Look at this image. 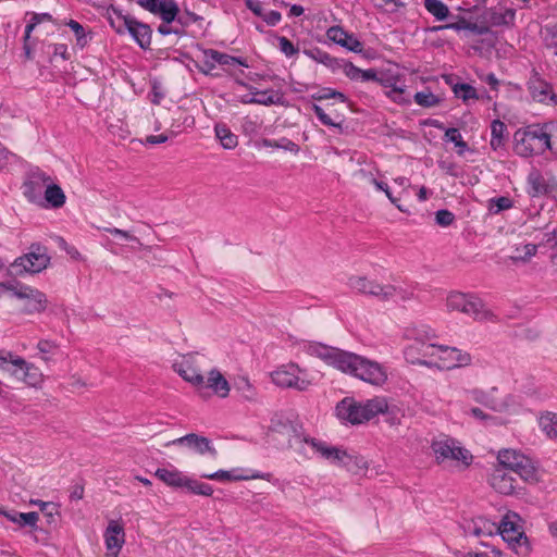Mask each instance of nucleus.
I'll return each mask as SVG.
<instances>
[{
	"label": "nucleus",
	"mask_w": 557,
	"mask_h": 557,
	"mask_svg": "<svg viewBox=\"0 0 557 557\" xmlns=\"http://www.w3.org/2000/svg\"><path fill=\"white\" fill-rule=\"evenodd\" d=\"M308 351L326 364L369 384L382 386L387 381V372L383 366L354 352L322 344L310 345Z\"/></svg>",
	"instance_id": "obj_1"
},
{
	"label": "nucleus",
	"mask_w": 557,
	"mask_h": 557,
	"mask_svg": "<svg viewBox=\"0 0 557 557\" xmlns=\"http://www.w3.org/2000/svg\"><path fill=\"white\" fill-rule=\"evenodd\" d=\"M386 410L387 400L384 397H374L363 403L345 398L336 407L338 418L351 424L368 422Z\"/></svg>",
	"instance_id": "obj_2"
},
{
	"label": "nucleus",
	"mask_w": 557,
	"mask_h": 557,
	"mask_svg": "<svg viewBox=\"0 0 557 557\" xmlns=\"http://www.w3.org/2000/svg\"><path fill=\"white\" fill-rule=\"evenodd\" d=\"M428 348H431V351H426L424 357H429L431 360L419 361V363L429 368L454 370L469 367L472 363L471 354L457 347L430 344Z\"/></svg>",
	"instance_id": "obj_3"
},
{
	"label": "nucleus",
	"mask_w": 557,
	"mask_h": 557,
	"mask_svg": "<svg viewBox=\"0 0 557 557\" xmlns=\"http://www.w3.org/2000/svg\"><path fill=\"white\" fill-rule=\"evenodd\" d=\"M445 305L449 312L463 313L474 321L494 322L496 320V315L473 294L450 292L446 297Z\"/></svg>",
	"instance_id": "obj_4"
},
{
	"label": "nucleus",
	"mask_w": 557,
	"mask_h": 557,
	"mask_svg": "<svg viewBox=\"0 0 557 557\" xmlns=\"http://www.w3.org/2000/svg\"><path fill=\"white\" fill-rule=\"evenodd\" d=\"M289 445L299 454H302L307 457H309L307 449L308 447L313 454L319 455L332 465L336 466L344 465L346 459L350 458L345 449L331 446L325 442L318 441L308 436L296 435L294 438L289 440Z\"/></svg>",
	"instance_id": "obj_5"
},
{
	"label": "nucleus",
	"mask_w": 557,
	"mask_h": 557,
	"mask_svg": "<svg viewBox=\"0 0 557 557\" xmlns=\"http://www.w3.org/2000/svg\"><path fill=\"white\" fill-rule=\"evenodd\" d=\"M0 371L9 372L30 386L42 382V373L35 364L11 351L0 352Z\"/></svg>",
	"instance_id": "obj_6"
},
{
	"label": "nucleus",
	"mask_w": 557,
	"mask_h": 557,
	"mask_svg": "<svg viewBox=\"0 0 557 557\" xmlns=\"http://www.w3.org/2000/svg\"><path fill=\"white\" fill-rule=\"evenodd\" d=\"M498 468L517 473L527 483L539 481L537 471L530 458L515 449H503L497 455Z\"/></svg>",
	"instance_id": "obj_7"
},
{
	"label": "nucleus",
	"mask_w": 557,
	"mask_h": 557,
	"mask_svg": "<svg viewBox=\"0 0 557 557\" xmlns=\"http://www.w3.org/2000/svg\"><path fill=\"white\" fill-rule=\"evenodd\" d=\"M431 448L438 463L450 460L462 466V468H468L473 460L470 450L462 447L460 443L454 438L446 437L433 441Z\"/></svg>",
	"instance_id": "obj_8"
},
{
	"label": "nucleus",
	"mask_w": 557,
	"mask_h": 557,
	"mask_svg": "<svg viewBox=\"0 0 557 557\" xmlns=\"http://www.w3.org/2000/svg\"><path fill=\"white\" fill-rule=\"evenodd\" d=\"M50 263L47 249L39 245H32L29 251L18 257L10 264L13 275L35 274L45 270Z\"/></svg>",
	"instance_id": "obj_9"
},
{
	"label": "nucleus",
	"mask_w": 557,
	"mask_h": 557,
	"mask_svg": "<svg viewBox=\"0 0 557 557\" xmlns=\"http://www.w3.org/2000/svg\"><path fill=\"white\" fill-rule=\"evenodd\" d=\"M271 379L276 386L283 388L307 391L311 385L306 371L293 362L278 367L271 373Z\"/></svg>",
	"instance_id": "obj_10"
},
{
	"label": "nucleus",
	"mask_w": 557,
	"mask_h": 557,
	"mask_svg": "<svg viewBox=\"0 0 557 557\" xmlns=\"http://www.w3.org/2000/svg\"><path fill=\"white\" fill-rule=\"evenodd\" d=\"M12 297L21 301V312L24 314L41 313L47 308V297L39 289L14 282Z\"/></svg>",
	"instance_id": "obj_11"
},
{
	"label": "nucleus",
	"mask_w": 557,
	"mask_h": 557,
	"mask_svg": "<svg viewBox=\"0 0 557 557\" xmlns=\"http://www.w3.org/2000/svg\"><path fill=\"white\" fill-rule=\"evenodd\" d=\"M216 65L227 66L230 69L247 66L242 59L228 55L214 49H202L197 57V67L206 75H216L213 71Z\"/></svg>",
	"instance_id": "obj_12"
},
{
	"label": "nucleus",
	"mask_w": 557,
	"mask_h": 557,
	"mask_svg": "<svg viewBox=\"0 0 557 557\" xmlns=\"http://www.w3.org/2000/svg\"><path fill=\"white\" fill-rule=\"evenodd\" d=\"M374 81L383 87L385 96L392 101L398 104H408L411 102L405 78L401 75L386 72L381 75L376 74V79Z\"/></svg>",
	"instance_id": "obj_13"
},
{
	"label": "nucleus",
	"mask_w": 557,
	"mask_h": 557,
	"mask_svg": "<svg viewBox=\"0 0 557 557\" xmlns=\"http://www.w3.org/2000/svg\"><path fill=\"white\" fill-rule=\"evenodd\" d=\"M521 517L515 511H507L500 523L497 524L498 532L503 540L510 546L516 547L521 542H527V536L523 531V523Z\"/></svg>",
	"instance_id": "obj_14"
},
{
	"label": "nucleus",
	"mask_w": 557,
	"mask_h": 557,
	"mask_svg": "<svg viewBox=\"0 0 557 557\" xmlns=\"http://www.w3.org/2000/svg\"><path fill=\"white\" fill-rule=\"evenodd\" d=\"M51 180L39 169L30 170L23 184L24 196L33 203L42 205V195Z\"/></svg>",
	"instance_id": "obj_15"
},
{
	"label": "nucleus",
	"mask_w": 557,
	"mask_h": 557,
	"mask_svg": "<svg viewBox=\"0 0 557 557\" xmlns=\"http://www.w3.org/2000/svg\"><path fill=\"white\" fill-rule=\"evenodd\" d=\"M174 371L186 382L197 388H203L205 376L198 366L197 357L194 355L185 356L173 364Z\"/></svg>",
	"instance_id": "obj_16"
},
{
	"label": "nucleus",
	"mask_w": 557,
	"mask_h": 557,
	"mask_svg": "<svg viewBox=\"0 0 557 557\" xmlns=\"http://www.w3.org/2000/svg\"><path fill=\"white\" fill-rule=\"evenodd\" d=\"M557 188V180L532 169L527 177V193L531 197L545 196Z\"/></svg>",
	"instance_id": "obj_17"
},
{
	"label": "nucleus",
	"mask_w": 557,
	"mask_h": 557,
	"mask_svg": "<svg viewBox=\"0 0 557 557\" xmlns=\"http://www.w3.org/2000/svg\"><path fill=\"white\" fill-rule=\"evenodd\" d=\"M348 286L362 295L375 297L382 301L392 290L386 284L369 280L366 276H351L348 280Z\"/></svg>",
	"instance_id": "obj_18"
},
{
	"label": "nucleus",
	"mask_w": 557,
	"mask_h": 557,
	"mask_svg": "<svg viewBox=\"0 0 557 557\" xmlns=\"http://www.w3.org/2000/svg\"><path fill=\"white\" fill-rule=\"evenodd\" d=\"M117 20L123 22V26L139 45L140 48L147 49L151 44V28L144 23L138 22L129 15H124L122 12H115Z\"/></svg>",
	"instance_id": "obj_19"
},
{
	"label": "nucleus",
	"mask_w": 557,
	"mask_h": 557,
	"mask_svg": "<svg viewBox=\"0 0 557 557\" xmlns=\"http://www.w3.org/2000/svg\"><path fill=\"white\" fill-rule=\"evenodd\" d=\"M136 2L168 24L175 21L180 12L178 5L174 0H136Z\"/></svg>",
	"instance_id": "obj_20"
},
{
	"label": "nucleus",
	"mask_w": 557,
	"mask_h": 557,
	"mask_svg": "<svg viewBox=\"0 0 557 557\" xmlns=\"http://www.w3.org/2000/svg\"><path fill=\"white\" fill-rule=\"evenodd\" d=\"M170 445H186L199 455H210L212 458L218 456L216 449L213 447L211 441L205 436L195 433L186 434L182 437L175 438L166 444Z\"/></svg>",
	"instance_id": "obj_21"
},
{
	"label": "nucleus",
	"mask_w": 557,
	"mask_h": 557,
	"mask_svg": "<svg viewBox=\"0 0 557 557\" xmlns=\"http://www.w3.org/2000/svg\"><path fill=\"white\" fill-rule=\"evenodd\" d=\"M104 544L109 555L117 557L125 543L123 524L117 520H110L103 534Z\"/></svg>",
	"instance_id": "obj_22"
},
{
	"label": "nucleus",
	"mask_w": 557,
	"mask_h": 557,
	"mask_svg": "<svg viewBox=\"0 0 557 557\" xmlns=\"http://www.w3.org/2000/svg\"><path fill=\"white\" fill-rule=\"evenodd\" d=\"M491 486L499 494L513 495L517 491V481L509 471L496 467L490 478Z\"/></svg>",
	"instance_id": "obj_23"
},
{
	"label": "nucleus",
	"mask_w": 557,
	"mask_h": 557,
	"mask_svg": "<svg viewBox=\"0 0 557 557\" xmlns=\"http://www.w3.org/2000/svg\"><path fill=\"white\" fill-rule=\"evenodd\" d=\"M209 388L221 398H226L230 394L231 386L224 375L218 369H211L207 377H205L203 388Z\"/></svg>",
	"instance_id": "obj_24"
},
{
	"label": "nucleus",
	"mask_w": 557,
	"mask_h": 557,
	"mask_svg": "<svg viewBox=\"0 0 557 557\" xmlns=\"http://www.w3.org/2000/svg\"><path fill=\"white\" fill-rule=\"evenodd\" d=\"M466 531L473 536L483 537L497 534L498 529L497 523L484 517H476L467 524Z\"/></svg>",
	"instance_id": "obj_25"
},
{
	"label": "nucleus",
	"mask_w": 557,
	"mask_h": 557,
	"mask_svg": "<svg viewBox=\"0 0 557 557\" xmlns=\"http://www.w3.org/2000/svg\"><path fill=\"white\" fill-rule=\"evenodd\" d=\"M65 200L66 196L62 188L51 180L42 195V205L39 206L44 208L59 209L64 206Z\"/></svg>",
	"instance_id": "obj_26"
},
{
	"label": "nucleus",
	"mask_w": 557,
	"mask_h": 557,
	"mask_svg": "<svg viewBox=\"0 0 557 557\" xmlns=\"http://www.w3.org/2000/svg\"><path fill=\"white\" fill-rule=\"evenodd\" d=\"M524 136L530 139H557V122L530 125L525 128Z\"/></svg>",
	"instance_id": "obj_27"
},
{
	"label": "nucleus",
	"mask_w": 557,
	"mask_h": 557,
	"mask_svg": "<svg viewBox=\"0 0 557 557\" xmlns=\"http://www.w3.org/2000/svg\"><path fill=\"white\" fill-rule=\"evenodd\" d=\"M250 95L251 98L245 100V102L271 106L278 104L283 101V94L274 89L260 90L251 87Z\"/></svg>",
	"instance_id": "obj_28"
},
{
	"label": "nucleus",
	"mask_w": 557,
	"mask_h": 557,
	"mask_svg": "<svg viewBox=\"0 0 557 557\" xmlns=\"http://www.w3.org/2000/svg\"><path fill=\"white\" fill-rule=\"evenodd\" d=\"M529 90L532 98L539 102H547L555 98L550 85L537 76L529 81Z\"/></svg>",
	"instance_id": "obj_29"
},
{
	"label": "nucleus",
	"mask_w": 557,
	"mask_h": 557,
	"mask_svg": "<svg viewBox=\"0 0 557 557\" xmlns=\"http://www.w3.org/2000/svg\"><path fill=\"white\" fill-rule=\"evenodd\" d=\"M0 515L4 516L8 520L13 523H16L20 527H29L32 529H37V522L39 520V516L37 512H18V511H8L0 508Z\"/></svg>",
	"instance_id": "obj_30"
},
{
	"label": "nucleus",
	"mask_w": 557,
	"mask_h": 557,
	"mask_svg": "<svg viewBox=\"0 0 557 557\" xmlns=\"http://www.w3.org/2000/svg\"><path fill=\"white\" fill-rule=\"evenodd\" d=\"M405 335L407 338L414 339L417 344L421 345L423 357L426 351H431V348H428V346L432 344L431 341L436 337L435 333L425 326L408 329Z\"/></svg>",
	"instance_id": "obj_31"
},
{
	"label": "nucleus",
	"mask_w": 557,
	"mask_h": 557,
	"mask_svg": "<svg viewBox=\"0 0 557 557\" xmlns=\"http://www.w3.org/2000/svg\"><path fill=\"white\" fill-rule=\"evenodd\" d=\"M154 475L171 487H184L186 484V475L177 469L159 468L156 470Z\"/></svg>",
	"instance_id": "obj_32"
},
{
	"label": "nucleus",
	"mask_w": 557,
	"mask_h": 557,
	"mask_svg": "<svg viewBox=\"0 0 557 557\" xmlns=\"http://www.w3.org/2000/svg\"><path fill=\"white\" fill-rule=\"evenodd\" d=\"M392 289L384 298V301L397 298L400 301H410L417 298L416 287L411 284L393 285L386 284Z\"/></svg>",
	"instance_id": "obj_33"
},
{
	"label": "nucleus",
	"mask_w": 557,
	"mask_h": 557,
	"mask_svg": "<svg viewBox=\"0 0 557 557\" xmlns=\"http://www.w3.org/2000/svg\"><path fill=\"white\" fill-rule=\"evenodd\" d=\"M343 72L348 78L356 82H368L376 79V72L374 70H361L354 65L351 62H346L343 65Z\"/></svg>",
	"instance_id": "obj_34"
},
{
	"label": "nucleus",
	"mask_w": 557,
	"mask_h": 557,
	"mask_svg": "<svg viewBox=\"0 0 557 557\" xmlns=\"http://www.w3.org/2000/svg\"><path fill=\"white\" fill-rule=\"evenodd\" d=\"M201 478L208 479V480H215V481H242V480H250V479H262L263 476L260 474H251V475H244L238 474L237 470H219L213 473H202Z\"/></svg>",
	"instance_id": "obj_35"
},
{
	"label": "nucleus",
	"mask_w": 557,
	"mask_h": 557,
	"mask_svg": "<svg viewBox=\"0 0 557 557\" xmlns=\"http://www.w3.org/2000/svg\"><path fill=\"white\" fill-rule=\"evenodd\" d=\"M425 10L437 21H444L449 15L448 7L441 0H424Z\"/></svg>",
	"instance_id": "obj_36"
},
{
	"label": "nucleus",
	"mask_w": 557,
	"mask_h": 557,
	"mask_svg": "<svg viewBox=\"0 0 557 557\" xmlns=\"http://www.w3.org/2000/svg\"><path fill=\"white\" fill-rule=\"evenodd\" d=\"M66 25L73 30L76 45L81 49L85 48L91 39L90 34L86 32L83 25H81L77 21L70 20Z\"/></svg>",
	"instance_id": "obj_37"
},
{
	"label": "nucleus",
	"mask_w": 557,
	"mask_h": 557,
	"mask_svg": "<svg viewBox=\"0 0 557 557\" xmlns=\"http://www.w3.org/2000/svg\"><path fill=\"white\" fill-rule=\"evenodd\" d=\"M513 151L521 157H531L534 154L541 153V146L537 145V141H513L512 146Z\"/></svg>",
	"instance_id": "obj_38"
},
{
	"label": "nucleus",
	"mask_w": 557,
	"mask_h": 557,
	"mask_svg": "<svg viewBox=\"0 0 557 557\" xmlns=\"http://www.w3.org/2000/svg\"><path fill=\"white\" fill-rule=\"evenodd\" d=\"M357 162L358 164H364L366 166H361L355 171L354 176L366 182L373 181V176L377 173V169L372 164V162H367L364 157H359Z\"/></svg>",
	"instance_id": "obj_39"
},
{
	"label": "nucleus",
	"mask_w": 557,
	"mask_h": 557,
	"mask_svg": "<svg viewBox=\"0 0 557 557\" xmlns=\"http://www.w3.org/2000/svg\"><path fill=\"white\" fill-rule=\"evenodd\" d=\"M257 149L261 150L262 148H275L278 150H283L284 152H289L292 154H296L299 151V146L295 141H286V144L281 145L278 141H255Z\"/></svg>",
	"instance_id": "obj_40"
},
{
	"label": "nucleus",
	"mask_w": 557,
	"mask_h": 557,
	"mask_svg": "<svg viewBox=\"0 0 557 557\" xmlns=\"http://www.w3.org/2000/svg\"><path fill=\"white\" fill-rule=\"evenodd\" d=\"M414 102L423 108H433L436 107L441 99L436 95H434L431 90L425 89L422 91H419L413 97Z\"/></svg>",
	"instance_id": "obj_41"
},
{
	"label": "nucleus",
	"mask_w": 557,
	"mask_h": 557,
	"mask_svg": "<svg viewBox=\"0 0 557 557\" xmlns=\"http://www.w3.org/2000/svg\"><path fill=\"white\" fill-rule=\"evenodd\" d=\"M184 487L196 495L211 496L213 493L211 485L190 479L188 476L186 478V484Z\"/></svg>",
	"instance_id": "obj_42"
},
{
	"label": "nucleus",
	"mask_w": 557,
	"mask_h": 557,
	"mask_svg": "<svg viewBox=\"0 0 557 557\" xmlns=\"http://www.w3.org/2000/svg\"><path fill=\"white\" fill-rule=\"evenodd\" d=\"M236 389L240 393V395L249 401H253L257 398V392L251 382L243 376L239 377L236 383Z\"/></svg>",
	"instance_id": "obj_43"
},
{
	"label": "nucleus",
	"mask_w": 557,
	"mask_h": 557,
	"mask_svg": "<svg viewBox=\"0 0 557 557\" xmlns=\"http://www.w3.org/2000/svg\"><path fill=\"white\" fill-rule=\"evenodd\" d=\"M537 251V247L534 244H525L519 247H516L515 255L511 256L513 261H529L533 256H535Z\"/></svg>",
	"instance_id": "obj_44"
},
{
	"label": "nucleus",
	"mask_w": 557,
	"mask_h": 557,
	"mask_svg": "<svg viewBox=\"0 0 557 557\" xmlns=\"http://www.w3.org/2000/svg\"><path fill=\"white\" fill-rule=\"evenodd\" d=\"M454 94L456 95V97L462 99L463 101L479 98L475 88L468 84L455 85Z\"/></svg>",
	"instance_id": "obj_45"
},
{
	"label": "nucleus",
	"mask_w": 557,
	"mask_h": 557,
	"mask_svg": "<svg viewBox=\"0 0 557 557\" xmlns=\"http://www.w3.org/2000/svg\"><path fill=\"white\" fill-rule=\"evenodd\" d=\"M443 29H454V30H461V29H470L475 30L476 26L467 23L466 21L457 22V23H450L445 25H437V26H431L426 30L429 33H436Z\"/></svg>",
	"instance_id": "obj_46"
},
{
	"label": "nucleus",
	"mask_w": 557,
	"mask_h": 557,
	"mask_svg": "<svg viewBox=\"0 0 557 557\" xmlns=\"http://www.w3.org/2000/svg\"><path fill=\"white\" fill-rule=\"evenodd\" d=\"M277 48L286 58L295 57L299 52V49L284 36L277 38Z\"/></svg>",
	"instance_id": "obj_47"
},
{
	"label": "nucleus",
	"mask_w": 557,
	"mask_h": 557,
	"mask_svg": "<svg viewBox=\"0 0 557 557\" xmlns=\"http://www.w3.org/2000/svg\"><path fill=\"white\" fill-rule=\"evenodd\" d=\"M368 183L374 185L377 190L384 191L386 197L391 200L393 205H395L400 211H405L403 207L399 205V199L395 198L392 195L391 189L386 183L377 181L375 175L373 176V181H369Z\"/></svg>",
	"instance_id": "obj_48"
},
{
	"label": "nucleus",
	"mask_w": 557,
	"mask_h": 557,
	"mask_svg": "<svg viewBox=\"0 0 557 557\" xmlns=\"http://www.w3.org/2000/svg\"><path fill=\"white\" fill-rule=\"evenodd\" d=\"M455 152L467 160H473L471 157L475 153V149L468 145V141H453Z\"/></svg>",
	"instance_id": "obj_49"
},
{
	"label": "nucleus",
	"mask_w": 557,
	"mask_h": 557,
	"mask_svg": "<svg viewBox=\"0 0 557 557\" xmlns=\"http://www.w3.org/2000/svg\"><path fill=\"white\" fill-rule=\"evenodd\" d=\"M326 36L331 41L342 46L343 41L347 38L348 33L339 26H332L327 29Z\"/></svg>",
	"instance_id": "obj_50"
},
{
	"label": "nucleus",
	"mask_w": 557,
	"mask_h": 557,
	"mask_svg": "<svg viewBox=\"0 0 557 557\" xmlns=\"http://www.w3.org/2000/svg\"><path fill=\"white\" fill-rule=\"evenodd\" d=\"M57 344L54 342L48 341V339H41L37 344V349L41 354V359L44 361H48L49 357L48 355L53 354V351L57 349Z\"/></svg>",
	"instance_id": "obj_51"
},
{
	"label": "nucleus",
	"mask_w": 557,
	"mask_h": 557,
	"mask_svg": "<svg viewBox=\"0 0 557 557\" xmlns=\"http://www.w3.org/2000/svg\"><path fill=\"white\" fill-rule=\"evenodd\" d=\"M435 221L440 226L447 227L454 223L455 215L449 210H438L435 213Z\"/></svg>",
	"instance_id": "obj_52"
},
{
	"label": "nucleus",
	"mask_w": 557,
	"mask_h": 557,
	"mask_svg": "<svg viewBox=\"0 0 557 557\" xmlns=\"http://www.w3.org/2000/svg\"><path fill=\"white\" fill-rule=\"evenodd\" d=\"M315 99H318V100L336 99L339 102H345L346 96L339 91L326 88V89L320 90L318 92V95L315 96Z\"/></svg>",
	"instance_id": "obj_53"
},
{
	"label": "nucleus",
	"mask_w": 557,
	"mask_h": 557,
	"mask_svg": "<svg viewBox=\"0 0 557 557\" xmlns=\"http://www.w3.org/2000/svg\"><path fill=\"white\" fill-rule=\"evenodd\" d=\"M428 124H430V125L436 127L438 131L443 132L446 139L454 140V139L461 138V135L457 128H445L435 120L428 122Z\"/></svg>",
	"instance_id": "obj_54"
},
{
	"label": "nucleus",
	"mask_w": 557,
	"mask_h": 557,
	"mask_svg": "<svg viewBox=\"0 0 557 557\" xmlns=\"http://www.w3.org/2000/svg\"><path fill=\"white\" fill-rule=\"evenodd\" d=\"M491 208L496 207L495 213L499 211L510 209L512 207V200L509 197H498L490 199Z\"/></svg>",
	"instance_id": "obj_55"
},
{
	"label": "nucleus",
	"mask_w": 557,
	"mask_h": 557,
	"mask_svg": "<svg viewBox=\"0 0 557 557\" xmlns=\"http://www.w3.org/2000/svg\"><path fill=\"white\" fill-rule=\"evenodd\" d=\"M342 47L352 52H361L363 45L351 34H348L347 38L343 41Z\"/></svg>",
	"instance_id": "obj_56"
},
{
	"label": "nucleus",
	"mask_w": 557,
	"mask_h": 557,
	"mask_svg": "<svg viewBox=\"0 0 557 557\" xmlns=\"http://www.w3.org/2000/svg\"><path fill=\"white\" fill-rule=\"evenodd\" d=\"M505 131H506V125L502 121L495 120L492 122V124H491L492 139H503V137L505 135Z\"/></svg>",
	"instance_id": "obj_57"
},
{
	"label": "nucleus",
	"mask_w": 557,
	"mask_h": 557,
	"mask_svg": "<svg viewBox=\"0 0 557 557\" xmlns=\"http://www.w3.org/2000/svg\"><path fill=\"white\" fill-rule=\"evenodd\" d=\"M261 18L267 23V25L276 26L281 22L282 15L278 11L271 10L264 11Z\"/></svg>",
	"instance_id": "obj_58"
},
{
	"label": "nucleus",
	"mask_w": 557,
	"mask_h": 557,
	"mask_svg": "<svg viewBox=\"0 0 557 557\" xmlns=\"http://www.w3.org/2000/svg\"><path fill=\"white\" fill-rule=\"evenodd\" d=\"M386 414V422L389 425H398L400 424L399 410L396 407H389L387 405V410L383 412Z\"/></svg>",
	"instance_id": "obj_59"
},
{
	"label": "nucleus",
	"mask_w": 557,
	"mask_h": 557,
	"mask_svg": "<svg viewBox=\"0 0 557 557\" xmlns=\"http://www.w3.org/2000/svg\"><path fill=\"white\" fill-rule=\"evenodd\" d=\"M246 7L258 17H262L264 13V8L260 0H244Z\"/></svg>",
	"instance_id": "obj_60"
},
{
	"label": "nucleus",
	"mask_w": 557,
	"mask_h": 557,
	"mask_svg": "<svg viewBox=\"0 0 557 557\" xmlns=\"http://www.w3.org/2000/svg\"><path fill=\"white\" fill-rule=\"evenodd\" d=\"M106 231L108 233H110L111 235L120 236L125 240L138 242V238L136 236L132 235L131 233H128L127 231H123V230H120L116 227H108V228H106Z\"/></svg>",
	"instance_id": "obj_61"
},
{
	"label": "nucleus",
	"mask_w": 557,
	"mask_h": 557,
	"mask_svg": "<svg viewBox=\"0 0 557 557\" xmlns=\"http://www.w3.org/2000/svg\"><path fill=\"white\" fill-rule=\"evenodd\" d=\"M470 414L473 418L481 420V421H491L493 423H497V419L495 417L488 416L482 409L476 408V407L470 409Z\"/></svg>",
	"instance_id": "obj_62"
},
{
	"label": "nucleus",
	"mask_w": 557,
	"mask_h": 557,
	"mask_svg": "<svg viewBox=\"0 0 557 557\" xmlns=\"http://www.w3.org/2000/svg\"><path fill=\"white\" fill-rule=\"evenodd\" d=\"M313 111H314L317 117L324 125H335V123L332 121V119L323 111V109L321 107L313 106Z\"/></svg>",
	"instance_id": "obj_63"
},
{
	"label": "nucleus",
	"mask_w": 557,
	"mask_h": 557,
	"mask_svg": "<svg viewBox=\"0 0 557 557\" xmlns=\"http://www.w3.org/2000/svg\"><path fill=\"white\" fill-rule=\"evenodd\" d=\"M537 145L541 146V153L549 150L552 154L557 156V141H537Z\"/></svg>",
	"instance_id": "obj_64"
}]
</instances>
